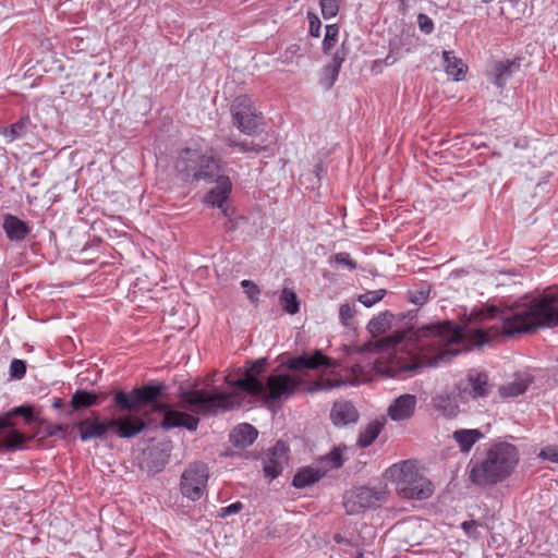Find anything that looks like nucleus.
<instances>
[{
  "label": "nucleus",
  "instance_id": "obj_58",
  "mask_svg": "<svg viewBox=\"0 0 558 558\" xmlns=\"http://www.w3.org/2000/svg\"><path fill=\"white\" fill-rule=\"evenodd\" d=\"M511 4V1H508L505 3V5L502 7V11H505L507 9V5Z\"/></svg>",
  "mask_w": 558,
  "mask_h": 558
},
{
  "label": "nucleus",
  "instance_id": "obj_19",
  "mask_svg": "<svg viewBox=\"0 0 558 558\" xmlns=\"http://www.w3.org/2000/svg\"><path fill=\"white\" fill-rule=\"evenodd\" d=\"M416 403L417 399L414 395H401L389 405L388 415L392 421L409 420L415 412Z\"/></svg>",
  "mask_w": 558,
  "mask_h": 558
},
{
  "label": "nucleus",
  "instance_id": "obj_16",
  "mask_svg": "<svg viewBox=\"0 0 558 558\" xmlns=\"http://www.w3.org/2000/svg\"><path fill=\"white\" fill-rule=\"evenodd\" d=\"M78 435L82 441H89L92 439H105L109 429V420L100 421L97 415L81 420L76 424Z\"/></svg>",
  "mask_w": 558,
  "mask_h": 558
},
{
  "label": "nucleus",
  "instance_id": "obj_5",
  "mask_svg": "<svg viewBox=\"0 0 558 558\" xmlns=\"http://www.w3.org/2000/svg\"><path fill=\"white\" fill-rule=\"evenodd\" d=\"M174 167L185 180L211 183L221 175L220 160L215 158L211 147L206 150L190 147L182 149L178 155Z\"/></svg>",
  "mask_w": 558,
  "mask_h": 558
},
{
  "label": "nucleus",
  "instance_id": "obj_24",
  "mask_svg": "<svg viewBox=\"0 0 558 558\" xmlns=\"http://www.w3.org/2000/svg\"><path fill=\"white\" fill-rule=\"evenodd\" d=\"M452 438L462 453H469L472 447L484 438V434L480 429L461 428L453 432Z\"/></svg>",
  "mask_w": 558,
  "mask_h": 558
},
{
  "label": "nucleus",
  "instance_id": "obj_25",
  "mask_svg": "<svg viewBox=\"0 0 558 558\" xmlns=\"http://www.w3.org/2000/svg\"><path fill=\"white\" fill-rule=\"evenodd\" d=\"M100 403L99 396L93 391L78 389L76 390L70 401L73 411H81Z\"/></svg>",
  "mask_w": 558,
  "mask_h": 558
},
{
  "label": "nucleus",
  "instance_id": "obj_46",
  "mask_svg": "<svg viewBox=\"0 0 558 558\" xmlns=\"http://www.w3.org/2000/svg\"><path fill=\"white\" fill-rule=\"evenodd\" d=\"M417 25L420 31L426 35L432 34L434 31V22L424 13L417 15Z\"/></svg>",
  "mask_w": 558,
  "mask_h": 558
},
{
  "label": "nucleus",
  "instance_id": "obj_42",
  "mask_svg": "<svg viewBox=\"0 0 558 558\" xmlns=\"http://www.w3.org/2000/svg\"><path fill=\"white\" fill-rule=\"evenodd\" d=\"M355 315V308L353 304H342L339 308V319L343 326H350Z\"/></svg>",
  "mask_w": 558,
  "mask_h": 558
},
{
  "label": "nucleus",
  "instance_id": "obj_11",
  "mask_svg": "<svg viewBox=\"0 0 558 558\" xmlns=\"http://www.w3.org/2000/svg\"><path fill=\"white\" fill-rule=\"evenodd\" d=\"M338 363L325 355L320 350H316L313 354H302L290 357L280 364L281 368H286L292 375L303 378L308 371H315L320 367L335 368Z\"/></svg>",
  "mask_w": 558,
  "mask_h": 558
},
{
  "label": "nucleus",
  "instance_id": "obj_4",
  "mask_svg": "<svg viewBox=\"0 0 558 558\" xmlns=\"http://www.w3.org/2000/svg\"><path fill=\"white\" fill-rule=\"evenodd\" d=\"M340 384V381H328L325 384L319 380L305 384L304 379L298 375H292L290 373H274L267 377V380L264 384V390L256 397H258L264 404L269 405L290 399L300 389L312 393L338 387Z\"/></svg>",
  "mask_w": 558,
  "mask_h": 558
},
{
  "label": "nucleus",
  "instance_id": "obj_47",
  "mask_svg": "<svg viewBox=\"0 0 558 558\" xmlns=\"http://www.w3.org/2000/svg\"><path fill=\"white\" fill-rule=\"evenodd\" d=\"M307 20H308V24H310L311 36L319 37L322 23H320V20L318 19V16L313 12H308Z\"/></svg>",
  "mask_w": 558,
  "mask_h": 558
},
{
  "label": "nucleus",
  "instance_id": "obj_23",
  "mask_svg": "<svg viewBox=\"0 0 558 558\" xmlns=\"http://www.w3.org/2000/svg\"><path fill=\"white\" fill-rule=\"evenodd\" d=\"M257 429L247 423L239 424L230 433V442L234 447L245 448L251 446L257 438Z\"/></svg>",
  "mask_w": 558,
  "mask_h": 558
},
{
  "label": "nucleus",
  "instance_id": "obj_39",
  "mask_svg": "<svg viewBox=\"0 0 558 558\" xmlns=\"http://www.w3.org/2000/svg\"><path fill=\"white\" fill-rule=\"evenodd\" d=\"M319 4L325 20L336 16L339 11V0H320Z\"/></svg>",
  "mask_w": 558,
  "mask_h": 558
},
{
  "label": "nucleus",
  "instance_id": "obj_54",
  "mask_svg": "<svg viewBox=\"0 0 558 558\" xmlns=\"http://www.w3.org/2000/svg\"><path fill=\"white\" fill-rule=\"evenodd\" d=\"M52 407H53L54 409H62V408L64 407V402H63V400H62V399L57 398V399H54V400H53V402H52Z\"/></svg>",
  "mask_w": 558,
  "mask_h": 558
},
{
  "label": "nucleus",
  "instance_id": "obj_17",
  "mask_svg": "<svg viewBox=\"0 0 558 558\" xmlns=\"http://www.w3.org/2000/svg\"><path fill=\"white\" fill-rule=\"evenodd\" d=\"M146 428V423L131 415L117 418H109V429L113 430L120 438H133Z\"/></svg>",
  "mask_w": 558,
  "mask_h": 558
},
{
  "label": "nucleus",
  "instance_id": "obj_41",
  "mask_svg": "<svg viewBox=\"0 0 558 558\" xmlns=\"http://www.w3.org/2000/svg\"><path fill=\"white\" fill-rule=\"evenodd\" d=\"M339 28L336 24L327 25L325 27L324 49L330 50L337 41Z\"/></svg>",
  "mask_w": 558,
  "mask_h": 558
},
{
  "label": "nucleus",
  "instance_id": "obj_1",
  "mask_svg": "<svg viewBox=\"0 0 558 558\" xmlns=\"http://www.w3.org/2000/svg\"><path fill=\"white\" fill-rule=\"evenodd\" d=\"M558 326V288L536 302L517 305L504 311L500 322L492 326L464 330L458 324L445 320L428 324V366H438L457 356L461 350L453 345L468 340L476 347L505 336L511 338L537 328Z\"/></svg>",
  "mask_w": 558,
  "mask_h": 558
},
{
  "label": "nucleus",
  "instance_id": "obj_38",
  "mask_svg": "<svg viewBox=\"0 0 558 558\" xmlns=\"http://www.w3.org/2000/svg\"><path fill=\"white\" fill-rule=\"evenodd\" d=\"M241 287L244 290V293L246 294L247 299L252 303H257L259 301V293L260 289L256 283H254L252 280L244 279L241 281Z\"/></svg>",
  "mask_w": 558,
  "mask_h": 558
},
{
  "label": "nucleus",
  "instance_id": "obj_3",
  "mask_svg": "<svg viewBox=\"0 0 558 558\" xmlns=\"http://www.w3.org/2000/svg\"><path fill=\"white\" fill-rule=\"evenodd\" d=\"M519 462L517 447L509 442L490 446L484 457L469 463V480L478 487L494 486L511 475Z\"/></svg>",
  "mask_w": 558,
  "mask_h": 558
},
{
  "label": "nucleus",
  "instance_id": "obj_51",
  "mask_svg": "<svg viewBox=\"0 0 558 558\" xmlns=\"http://www.w3.org/2000/svg\"><path fill=\"white\" fill-rule=\"evenodd\" d=\"M511 72H494L490 81L497 86L502 87L509 78Z\"/></svg>",
  "mask_w": 558,
  "mask_h": 558
},
{
  "label": "nucleus",
  "instance_id": "obj_22",
  "mask_svg": "<svg viewBox=\"0 0 558 558\" xmlns=\"http://www.w3.org/2000/svg\"><path fill=\"white\" fill-rule=\"evenodd\" d=\"M459 402L458 395L451 396L448 392H440L432 399V404L435 411L440 415L452 418L459 414Z\"/></svg>",
  "mask_w": 558,
  "mask_h": 558
},
{
  "label": "nucleus",
  "instance_id": "obj_13",
  "mask_svg": "<svg viewBox=\"0 0 558 558\" xmlns=\"http://www.w3.org/2000/svg\"><path fill=\"white\" fill-rule=\"evenodd\" d=\"M458 398L462 403L469 401L470 398H486L490 392L488 375L485 372L470 371L466 379L458 385Z\"/></svg>",
  "mask_w": 558,
  "mask_h": 558
},
{
  "label": "nucleus",
  "instance_id": "obj_9",
  "mask_svg": "<svg viewBox=\"0 0 558 558\" xmlns=\"http://www.w3.org/2000/svg\"><path fill=\"white\" fill-rule=\"evenodd\" d=\"M233 125L243 134L254 135L263 125V116L257 112L247 95L236 96L230 107Z\"/></svg>",
  "mask_w": 558,
  "mask_h": 558
},
{
  "label": "nucleus",
  "instance_id": "obj_26",
  "mask_svg": "<svg viewBox=\"0 0 558 558\" xmlns=\"http://www.w3.org/2000/svg\"><path fill=\"white\" fill-rule=\"evenodd\" d=\"M324 476V473L319 470L313 469V468H303L300 469L292 480V485L295 488H305L310 485H313L317 483L322 477Z\"/></svg>",
  "mask_w": 558,
  "mask_h": 558
},
{
  "label": "nucleus",
  "instance_id": "obj_45",
  "mask_svg": "<svg viewBox=\"0 0 558 558\" xmlns=\"http://www.w3.org/2000/svg\"><path fill=\"white\" fill-rule=\"evenodd\" d=\"M483 526V524L476 520L464 521L461 523V529L464 533L474 539L480 537L478 527Z\"/></svg>",
  "mask_w": 558,
  "mask_h": 558
},
{
  "label": "nucleus",
  "instance_id": "obj_48",
  "mask_svg": "<svg viewBox=\"0 0 558 558\" xmlns=\"http://www.w3.org/2000/svg\"><path fill=\"white\" fill-rule=\"evenodd\" d=\"M539 457L544 460L558 463V446H547L539 452Z\"/></svg>",
  "mask_w": 558,
  "mask_h": 558
},
{
  "label": "nucleus",
  "instance_id": "obj_40",
  "mask_svg": "<svg viewBox=\"0 0 558 558\" xmlns=\"http://www.w3.org/2000/svg\"><path fill=\"white\" fill-rule=\"evenodd\" d=\"M332 262H335L337 265L348 268L349 270H354L357 267L356 263L351 258V255L347 252H340L335 254L330 258V263Z\"/></svg>",
  "mask_w": 558,
  "mask_h": 558
},
{
  "label": "nucleus",
  "instance_id": "obj_57",
  "mask_svg": "<svg viewBox=\"0 0 558 558\" xmlns=\"http://www.w3.org/2000/svg\"><path fill=\"white\" fill-rule=\"evenodd\" d=\"M340 66H341V64H340V62H338V63H336V64L333 65V69H332V70H338Z\"/></svg>",
  "mask_w": 558,
  "mask_h": 558
},
{
  "label": "nucleus",
  "instance_id": "obj_20",
  "mask_svg": "<svg viewBox=\"0 0 558 558\" xmlns=\"http://www.w3.org/2000/svg\"><path fill=\"white\" fill-rule=\"evenodd\" d=\"M199 420L189 413L175 410H167L160 425L165 429L174 427H184L190 432H195L198 427Z\"/></svg>",
  "mask_w": 558,
  "mask_h": 558
},
{
  "label": "nucleus",
  "instance_id": "obj_8",
  "mask_svg": "<svg viewBox=\"0 0 558 558\" xmlns=\"http://www.w3.org/2000/svg\"><path fill=\"white\" fill-rule=\"evenodd\" d=\"M165 389V385L157 384L144 385L142 387L134 388L131 392L119 390L113 395V402L120 411H137L144 405L157 402Z\"/></svg>",
  "mask_w": 558,
  "mask_h": 558
},
{
  "label": "nucleus",
  "instance_id": "obj_12",
  "mask_svg": "<svg viewBox=\"0 0 558 558\" xmlns=\"http://www.w3.org/2000/svg\"><path fill=\"white\" fill-rule=\"evenodd\" d=\"M208 480V469L203 462L191 463L181 475L183 496L195 501L201 499Z\"/></svg>",
  "mask_w": 558,
  "mask_h": 558
},
{
  "label": "nucleus",
  "instance_id": "obj_35",
  "mask_svg": "<svg viewBox=\"0 0 558 558\" xmlns=\"http://www.w3.org/2000/svg\"><path fill=\"white\" fill-rule=\"evenodd\" d=\"M386 293H387V291L385 289H378V290H374V291H366L365 293L360 294L357 300L364 306L371 307L374 304H376L377 302L381 301L385 298Z\"/></svg>",
  "mask_w": 558,
  "mask_h": 558
},
{
  "label": "nucleus",
  "instance_id": "obj_55",
  "mask_svg": "<svg viewBox=\"0 0 558 558\" xmlns=\"http://www.w3.org/2000/svg\"><path fill=\"white\" fill-rule=\"evenodd\" d=\"M415 316H416V312L410 311L407 315H403L402 319H405V318L413 319Z\"/></svg>",
  "mask_w": 558,
  "mask_h": 558
},
{
  "label": "nucleus",
  "instance_id": "obj_18",
  "mask_svg": "<svg viewBox=\"0 0 558 558\" xmlns=\"http://www.w3.org/2000/svg\"><path fill=\"white\" fill-rule=\"evenodd\" d=\"M2 228L8 240L14 243H22L28 240L32 233L29 223L12 214L3 215Z\"/></svg>",
  "mask_w": 558,
  "mask_h": 558
},
{
  "label": "nucleus",
  "instance_id": "obj_10",
  "mask_svg": "<svg viewBox=\"0 0 558 558\" xmlns=\"http://www.w3.org/2000/svg\"><path fill=\"white\" fill-rule=\"evenodd\" d=\"M387 499L384 488L360 486L345 492L343 507L348 514H359L379 507Z\"/></svg>",
  "mask_w": 558,
  "mask_h": 558
},
{
  "label": "nucleus",
  "instance_id": "obj_44",
  "mask_svg": "<svg viewBox=\"0 0 558 558\" xmlns=\"http://www.w3.org/2000/svg\"><path fill=\"white\" fill-rule=\"evenodd\" d=\"M68 426L63 424H46L36 435L43 434L41 438L53 437L66 430Z\"/></svg>",
  "mask_w": 558,
  "mask_h": 558
},
{
  "label": "nucleus",
  "instance_id": "obj_53",
  "mask_svg": "<svg viewBox=\"0 0 558 558\" xmlns=\"http://www.w3.org/2000/svg\"><path fill=\"white\" fill-rule=\"evenodd\" d=\"M409 1L410 0H398V2L400 3L399 12H401L402 14L407 13Z\"/></svg>",
  "mask_w": 558,
  "mask_h": 558
},
{
  "label": "nucleus",
  "instance_id": "obj_32",
  "mask_svg": "<svg viewBox=\"0 0 558 558\" xmlns=\"http://www.w3.org/2000/svg\"><path fill=\"white\" fill-rule=\"evenodd\" d=\"M529 383L526 380L520 379L501 386L499 388V393L504 398L518 397L524 393Z\"/></svg>",
  "mask_w": 558,
  "mask_h": 558
},
{
  "label": "nucleus",
  "instance_id": "obj_14",
  "mask_svg": "<svg viewBox=\"0 0 558 558\" xmlns=\"http://www.w3.org/2000/svg\"><path fill=\"white\" fill-rule=\"evenodd\" d=\"M214 182H217V185L206 194L205 203L218 207L223 216L230 217L233 209L228 206L227 201L232 187L231 181L229 177L221 174Z\"/></svg>",
  "mask_w": 558,
  "mask_h": 558
},
{
  "label": "nucleus",
  "instance_id": "obj_2",
  "mask_svg": "<svg viewBox=\"0 0 558 558\" xmlns=\"http://www.w3.org/2000/svg\"><path fill=\"white\" fill-rule=\"evenodd\" d=\"M266 359L248 362L246 367L239 369V378L226 377V383L232 392L208 391L205 389H191L181 391L179 399L192 413L203 416H216L242 407L243 393L256 397L264 390V384L259 376L265 372Z\"/></svg>",
  "mask_w": 558,
  "mask_h": 558
},
{
  "label": "nucleus",
  "instance_id": "obj_7",
  "mask_svg": "<svg viewBox=\"0 0 558 558\" xmlns=\"http://www.w3.org/2000/svg\"><path fill=\"white\" fill-rule=\"evenodd\" d=\"M15 415L24 416L28 423L32 421L38 422L40 425L46 423L38 416L34 417L33 408L27 405L14 408L4 416H0V452L22 449L31 439L14 427L11 418Z\"/></svg>",
  "mask_w": 558,
  "mask_h": 558
},
{
  "label": "nucleus",
  "instance_id": "obj_6",
  "mask_svg": "<svg viewBox=\"0 0 558 558\" xmlns=\"http://www.w3.org/2000/svg\"><path fill=\"white\" fill-rule=\"evenodd\" d=\"M386 473L396 484V490L402 498L423 500L433 494L430 481L423 476L410 461L393 464Z\"/></svg>",
  "mask_w": 558,
  "mask_h": 558
},
{
  "label": "nucleus",
  "instance_id": "obj_50",
  "mask_svg": "<svg viewBox=\"0 0 558 558\" xmlns=\"http://www.w3.org/2000/svg\"><path fill=\"white\" fill-rule=\"evenodd\" d=\"M243 505L240 501L233 502L227 507H222L219 512L220 518H226L228 515L238 513L242 510Z\"/></svg>",
  "mask_w": 558,
  "mask_h": 558
},
{
  "label": "nucleus",
  "instance_id": "obj_34",
  "mask_svg": "<svg viewBox=\"0 0 558 558\" xmlns=\"http://www.w3.org/2000/svg\"><path fill=\"white\" fill-rule=\"evenodd\" d=\"M531 65L530 61L526 60L525 57H515V58H507L505 60L498 61L495 64L494 70H512V69H520V68H529Z\"/></svg>",
  "mask_w": 558,
  "mask_h": 558
},
{
  "label": "nucleus",
  "instance_id": "obj_36",
  "mask_svg": "<svg viewBox=\"0 0 558 558\" xmlns=\"http://www.w3.org/2000/svg\"><path fill=\"white\" fill-rule=\"evenodd\" d=\"M442 61L445 70H468V65L462 59L457 58L452 51H442Z\"/></svg>",
  "mask_w": 558,
  "mask_h": 558
},
{
  "label": "nucleus",
  "instance_id": "obj_49",
  "mask_svg": "<svg viewBox=\"0 0 558 558\" xmlns=\"http://www.w3.org/2000/svg\"><path fill=\"white\" fill-rule=\"evenodd\" d=\"M339 72H325L324 77L319 80V84L325 90L330 89L338 78Z\"/></svg>",
  "mask_w": 558,
  "mask_h": 558
},
{
  "label": "nucleus",
  "instance_id": "obj_15",
  "mask_svg": "<svg viewBox=\"0 0 558 558\" xmlns=\"http://www.w3.org/2000/svg\"><path fill=\"white\" fill-rule=\"evenodd\" d=\"M288 446L278 440L264 458V473L271 480L278 477L288 463Z\"/></svg>",
  "mask_w": 558,
  "mask_h": 558
},
{
  "label": "nucleus",
  "instance_id": "obj_59",
  "mask_svg": "<svg viewBox=\"0 0 558 558\" xmlns=\"http://www.w3.org/2000/svg\"><path fill=\"white\" fill-rule=\"evenodd\" d=\"M158 409H159V410H166V405H165V404H159V405H158Z\"/></svg>",
  "mask_w": 558,
  "mask_h": 558
},
{
  "label": "nucleus",
  "instance_id": "obj_29",
  "mask_svg": "<svg viewBox=\"0 0 558 558\" xmlns=\"http://www.w3.org/2000/svg\"><path fill=\"white\" fill-rule=\"evenodd\" d=\"M226 144H227V146H229L231 148H236V149H239V151L244 153V154L253 153V154L257 155L267 149V146L255 143L254 141H247V140L238 141L236 138H234L232 136H228L226 138Z\"/></svg>",
  "mask_w": 558,
  "mask_h": 558
},
{
  "label": "nucleus",
  "instance_id": "obj_28",
  "mask_svg": "<svg viewBox=\"0 0 558 558\" xmlns=\"http://www.w3.org/2000/svg\"><path fill=\"white\" fill-rule=\"evenodd\" d=\"M383 428V424L378 421L371 422L361 432L357 438V446L360 448H366L371 446L374 440L378 437Z\"/></svg>",
  "mask_w": 558,
  "mask_h": 558
},
{
  "label": "nucleus",
  "instance_id": "obj_27",
  "mask_svg": "<svg viewBox=\"0 0 558 558\" xmlns=\"http://www.w3.org/2000/svg\"><path fill=\"white\" fill-rule=\"evenodd\" d=\"M347 450V446H336L332 450L318 459V462L326 470L340 469L345 459L343 458V451Z\"/></svg>",
  "mask_w": 558,
  "mask_h": 558
},
{
  "label": "nucleus",
  "instance_id": "obj_30",
  "mask_svg": "<svg viewBox=\"0 0 558 558\" xmlns=\"http://www.w3.org/2000/svg\"><path fill=\"white\" fill-rule=\"evenodd\" d=\"M393 315L386 311L374 317L367 325V330L373 336H379L390 328Z\"/></svg>",
  "mask_w": 558,
  "mask_h": 558
},
{
  "label": "nucleus",
  "instance_id": "obj_52",
  "mask_svg": "<svg viewBox=\"0 0 558 558\" xmlns=\"http://www.w3.org/2000/svg\"><path fill=\"white\" fill-rule=\"evenodd\" d=\"M448 74H452L450 78L453 82H459L465 78L468 72H447Z\"/></svg>",
  "mask_w": 558,
  "mask_h": 558
},
{
  "label": "nucleus",
  "instance_id": "obj_31",
  "mask_svg": "<svg viewBox=\"0 0 558 558\" xmlns=\"http://www.w3.org/2000/svg\"><path fill=\"white\" fill-rule=\"evenodd\" d=\"M281 307L291 315H294L300 310V303L294 291L284 288L279 298Z\"/></svg>",
  "mask_w": 558,
  "mask_h": 558
},
{
  "label": "nucleus",
  "instance_id": "obj_43",
  "mask_svg": "<svg viewBox=\"0 0 558 558\" xmlns=\"http://www.w3.org/2000/svg\"><path fill=\"white\" fill-rule=\"evenodd\" d=\"M26 373V363L23 360L14 359L10 364V376L14 379H22Z\"/></svg>",
  "mask_w": 558,
  "mask_h": 558
},
{
  "label": "nucleus",
  "instance_id": "obj_21",
  "mask_svg": "<svg viewBox=\"0 0 558 558\" xmlns=\"http://www.w3.org/2000/svg\"><path fill=\"white\" fill-rule=\"evenodd\" d=\"M359 416L356 408L349 401L335 402L330 411V418L336 426L355 424Z\"/></svg>",
  "mask_w": 558,
  "mask_h": 558
},
{
  "label": "nucleus",
  "instance_id": "obj_56",
  "mask_svg": "<svg viewBox=\"0 0 558 558\" xmlns=\"http://www.w3.org/2000/svg\"><path fill=\"white\" fill-rule=\"evenodd\" d=\"M234 228H235V226H234L233 221L230 220L229 223L227 225V229L232 230Z\"/></svg>",
  "mask_w": 558,
  "mask_h": 558
},
{
  "label": "nucleus",
  "instance_id": "obj_37",
  "mask_svg": "<svg viewBox=\"0 0 558 558\" xmlns=\"http://www.w3.org/2000/svg\"><path fill=\"white\" fill-rule=\"evenodd\" d=\"M429 293V286H424L417 290L409 291V301L415 305H423L428 300Z\"/></svg>",
  "mask_w": 558,
  "mask_h": 558
},
{
  "label": "nucleus",
  "instance_id": "obj_33",
  "mask_svg": "<svg viewBox=\"0 0 558 558\" xmlns=\"http://www.w3.org/2000/svg\"><path fill=\"white\" fill-rule=\"evenodd\" d=\"M28 122H29L28 118H22L17 122L5 128L2 132V134L5 137H9L11 141L21 138L27 132Z\"/></svg>",
  "mask_w": 558,
  "mask_h": 558
}]
</instances>
